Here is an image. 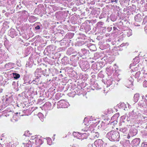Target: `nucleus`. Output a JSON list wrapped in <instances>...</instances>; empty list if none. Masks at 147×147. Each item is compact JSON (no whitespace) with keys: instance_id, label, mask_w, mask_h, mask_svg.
Returning a JSON list of instances; mask_svg holds the SVG:
<instances>
[{"instance_id":"1","label":"nucleus","mask_w":147,"mask_h":147,"mask_svg":"<svg viewBox=\"0 0 147 147\" xmlns=\"http://www.w3.org/2000/svg\"><path fill=\"white\" fill-rule=\"evenodd\" d=\"M13 75L14 78L17 79L20 77V75L16 73H13Z\"/></svg>"},{"instance_id":"2","label":"nucleus","mask_w":147,"mask_h":147,"mask_svg":"<svg viewBox=\"0 0 147 147\" xmlns=\"http://www.w3.org/2000/svg\"><path fill=\"white\" fill-rule=\"evenodd\" d=\"M40 28V27L39 26H37L35 27V29H39Z\"/></svg>"},{"instance_id":"3","label":"nucleus","mask_w":147,"mask_h":147,"mask_svg":"<svg viewBox=\"0 0 147 147\" xmlns=\"http://www.w3.org/2000/svg\"><path fill=\"white\" fill-rule=\"evenodd\" d=\"M111 2H116V3L117 2V1L116 0H111Z\"/></svg>"}]
</instances>
